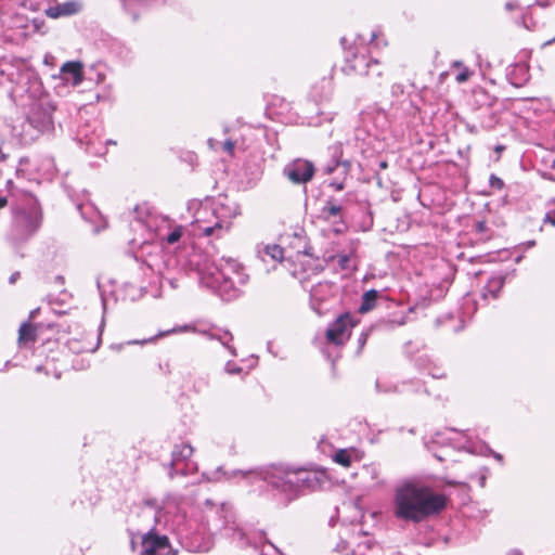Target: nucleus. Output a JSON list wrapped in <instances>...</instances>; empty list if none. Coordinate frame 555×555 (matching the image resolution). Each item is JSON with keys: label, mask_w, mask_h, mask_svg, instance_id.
<instances>
[{"label": "nucleus", "mask_w": 555, "mask_h": 555, "mask_svg": "<svg viewBox=\"0 0 555 555\" xmlns=\"http://www.w3.org/2000/svg\"><path fill=\"white\" fill-rule=\"evenodd\" d=\"M444 506V495L414 481H405L395 490L393 515L401 520L418 522L438 514Z\"/></svg>", "instance_id": "obj_1"}, {"label": "nucleus", "mask_w": 555, "mask_h": 555, "mask_svg": "<svg viewBox=\"0 0 555 555\" xmlns=\"http://www.w3.org/2000/svg\"><path fill=\"white\" fill-rule=\"evenodd\" d=\"M206 284L217 289L225 300L238 295V286H243L248 276L243 272L242 266L234 259L222 258L214 271L208 272Z\"/></svg>", "instance_id": "obj_2"}, {"label": "nucleus", "mask_w": 555, "mask_h": 555, "mask_svg": "<svg viewBox=\"0 0 555 555\" xmlns=\"http://www.w3.org/2000/svg\"><path fill=\"white\" fill-rule=\"evenodd\" d=\"M170 513L168 507L155 512V527L142 537V555H178L179 551L171 545L168 537L160 534L158 530V527L176 530L178 521L169 517Z\"/></svg>", "instance_id": "obj_3"}, {"label": "nucleus", "mask_w": 555, "mask_h": 555, "mask_svg": "<svg viewBox=\"0 0 555 555\" xmlns=\"http://www.w3.org/2000/svg\"><path fill=\"white\" fill-rule=\"evenodd\" d=\"M193 452V448L188 443H181L175 447L172 451L171 470L169 473L170 477H173L175 474L186 475L197 469L196 464L190 461Z\"/></svg>", "instance_id": "obj_4"}, {"label": "nucleus", "mask_w": 555, "mask_h": 555, "mask_svg": "<svg viewBox=\"0 0 555 555\" xmlns=\"http://www.w3.org/2000/svg\"><path fill=\"white\" fill-rule=\"evenodd\" d=\"M353 326L348 314L339 317L326 331L327 340L335 345L344 344L349 339Z\"/></svg>", "instance_id": "obj_5"}, {"label": "nucleus", "mask_w": 555, "mask_h": 555, "mask_svg": "<svg viewBox=\"0 0 555 555\" xmlns=\"http://www.w3.org/2000/svg\"><path fill=\"white\" fill-rule=\"evenodd\" d=\"M314 172L313 165L308 160L297 159L285 168L288 179L295 183L309 181Z\"/></svg>", "instance_id": "obj_6"}, {"label": "nucleus", "mask_w": 555, "mask_h": 555, "mask_svg": "<svg viewBox=\"0 0 555 555\" xmlns=\"http://www.w3.org/2000/svg\"><path fill=\"white\" fill-rule=\"evenodd\" d=\"M257 255L263 262H268L269 260L281 262L284 257V250L278 244L261 243L257 245Z\"/></svg>", "instance_id": "obj_7"}, {"label": "nucleus", "mask_w": 555, "mask_h": 555, "mask_svg": "<svg viewBox=\"0 0 555 555\" xmlns=\"http://www.w3.org/2000/svg\"><path fill=\"white\" fill-rule=\"evenodd\" d=\"M81 10V3L78 1H67L64 3L50 7L46 10V14L51 18H59L62 16H69L78 13Z\"/></svg>", "instance_id": "obj_8"}, {"label": "nucleus", "mask_w": 555, "mask_h": 555, "mask_svg": "<svg viewBox=\"0 0 555 555\" xmlns=\"http://www.w3.org/2000/svg\"><path fill=\"white\" fill-rule=\"evenodd\" d=\"M61 70L66 82L77 86L82 81V66L80 63L67 62Z\"/></svg>", "instance_id": "obj_9"}, {"label": "nucleus", "mask_w": 555, "mask_h": 555, "mask_svg": "<svg viewBox=\"0 0 555 555\" xmlns=\"http://www.w3.org/2000/svg\"><path fill=\"white\" fill-rule=\"evenodd\" d=\"M333 459L337 464L349 467L352 461L360 459V455L356 449H340L336 451Z\"/></svg>", "instance_id": "obj_10"}, {"label": "nucleus", "mask_w": 555, "mask_h": 555, "mask_svg": "<svg viewBox=\"0 0 555 555\" xmlns=\"http://www.w3.org/2000/svg\"><path fill=\"white\" fill-rule=\"evenodd\" d=\"M35 339L36 328L29 323L22 324L18 331V345L26 346L27 344L35 341Z\"/></svg>", "instance_id": "obj_11"}, {"label": "nucleus", "mask_w": 555, "mask_h": 555, "mask_svg": "<svg viewBox=\"0 0 555 555\" xmlns=\"http://www.w3.org/2000/svg\"><path fill=\"white\" fill-rule=\"evenodd\" d=\"M238 474H240V475H242V476H244V477H246V476H248V475H254V474H255V472H253V470H249V472H242V470H238V472H233V473H231V475H230V476H227V473H223V472H221V469H219V468H218V469H216V470H215L214 473H211V474L204 473V474H203V477H204L206 480H208V481H218V480H220L223 476H225V478L230 479V478H232V477H234V476H236V475H238Z\"/></svg>", "instance_id": "obj_12"}, {"label": "nucleus", "mask_w": 555, "mask_h": 555, "mask_svg": "<svg viewBox=\"0 0 555 555\" xmlns=\"http://www.w3.org/2000/svg\"><path fill=\"white\" fill-rule=\"evenodd\" d=\"M377 297L378 293L374 289L365 292L363 295L362 304L360 306V311L367 312L372 310L376 304Z\"/></svg>", "instance_id": "obj_13"}, {"label": "nucleus", "mask_w": 555, "mask_h": 555, "mask_svg": "<svg viewBox=\"0 0 555 555\" xmlns=\"http://www.w3.org/2000/svg\"><path fill=\"white\" fill-rule=\"evenodd\" d=\"M341 207L332 202H327L325 206L322 208V216L330 220L331 218L337 217L340 215Z\"/></svg>", "instance_id": "obj_14"}, {"label": "nucleus", "mask_w": 555, "mask_h": 555, "mask_svg": "<svg viewBox=\"0 0 555 555\" xmlns=\"http://www.w3.org/2000/svg\"><path fill=\"white\" fill-rule=\"evenodd\" d=\"M312 478H314V475L305 472L288 475L289 482H310Z\"/></svg>", "instance_id": "obj_15"}, {"label": "nucleus", "mask_w": 555, "mask_h": 555, "mask_svg": "<svg viewBox=\"0 0 555 555\" xmlns=\"http://www.w3.org/2000/svg\"><path fill=\"white\" fill-rule=\"evenodd\" d=\"M230 228V222L228 221H218L212 227H206L203 228V233L207 236L212 235L216 233L217 230L225 229L228 230Z\"/></svg>", "instance_id": "obj_16"}, {"label": "nucleus", "mask_w": 555, "mask_h": 555, "mask_svg": "<svg viewBox=\"0 0 555 555\" xmlns=\"http://www.w3.org/2000/svg\"><path fill=\"white\" fill-rule=\"evenodd\" d=\"M182 235V229L180 227L175 228L166 237L168 244H173L180 240Z\"/></svg>", "instance_id": "obj_17"}, {"label": "nucleus", "mask_w": 555, "mask_h": 555, "mask_svg": "<svg viewBox=\"0 0 555 555\" xmlns=\"http://www.w3.org/2000/svg\"><path fill=\"white\" fill-rule=\"evenodd\" d=\"M154 340H155V338L142 339V340H129L126 343V345H144L146 343H152ZM124 346H125V344H119V345L113 346V348L115 350L119 351L122 349Z\"/></svg>", "instance_id": "obj_18"}, {"label": "nucleus", "mask_w": 555, "mask_h": 555, "mask_svg": "<svg viewBox=\"0 0 555 555\" xmlns=\"http://www.w3.org/2000/svg\"><path fill=\"white\" fill-rule=\"evenodd\" d=\"M366 74L367 75H375V76H379L380 75L378 61H371L370 63H367V72H366Z\"/></svg>", "instance_id": "obj_19"}, {"label": "nucleus", "mask_w": 555, "mask_h": 555, "mask_svg": "<svg viewBox=\"0 0 555 555\" xmlns=\"http://www.w3.org/2000/svg\"><path fill=\"white\" fill-rule=\"evenodd\" d=\"M331 286L327 284V283H324V284H320L315 287H313V289L311 291V297L312 299H319L320 298V293L324 289H330Z\"/></svg>", "instance_id": "obj_20"}, {"label": "nucleus", "mask_w": 555, "mask_h": 555, "mask_svg": "<svg viewBox=\"0 0 555 555\" xmlns=\"http://www.w3.org/2000/svg\"><path fill=\"white\" fill-rule=\"evenodd\" d=\"M472 73L468 68L463 67L462 70L456 76V81L459 83L465 82L469 79Z\"/></svg>", "instance_id": "obj_21"}, {"label": "nucleus", "mask_w": 555, "mask_h": 555, "mask_svg": "<svg viewBox=\"0 0 555 555\" xmlns=\"http://www.w3.org/2000/svg\"><path fill=\"white\" fill-rule=\"evenodd\" d=\"M223 151H225L228 154L232 155L234 152V143L232 141H225L222 144Z\"/></svg>", "instance_id": "obj_22"}, {"label": "nucleus", "mask_w": 555, "mask_h": 555, "mask_svg": "<svg viewBox=\"0 0 555 555\" xmlns=\"http://www.w3.org/2000/svg\"><path fill=\"white\" fill-rule=\"evenodd\" d=\"M491 185L501 189L503 186V181L500 178L492 176L491 177Z\"/></svg>", "instance_id": "obj_23"}, {"label": "nucleus", "mask_w": 555, "mask_h": 555, "mask_svg": "<svg viewBox=\"0 0 555 555\" xmlns=\"http://www.w3.org/2000/svg\"><path fill=\"white\" fill-rule=\"evenodd\" d=\"M491 284H493L500 288L503 284V281H502V279H494L491 281Z\"/></svg>", "instance_id": "obj_24"}, {"label": "nucleus", "mask_w": 555, "mask_h": 555, "mask_svg": "<svg viewBox=\"0 0 555 555\" xmlns=\"http://www.w3.org/2000/svg\"><path fill=\"white\" fill-rule=\"evenodd\" d=\"M489 451L491 452V454L493 455V457L495 460H498L499 462H502L503 459H502V455L500 453H496V452L491 451V450H489Z\"/></svg>", "instance_id": "obj_25"}, {"label": "nucleus", "mask_w": 555, "mask_h": 555, "mask_svg": "<svg viewBox=\"0 0 555 555\" xmlns=\"http://www.w3.org/2000/svg\"><path fill=\"white\" fill-rule=\"evenodd\" d=\"M227 370H228V372H230V373L238 372V369L232 367L230 364H228V365H227Z\"/></svg>", "instance_id": "obj_26"}, {"label": "nucleus", "mask_w": 555, "mask_h": 555, "mask_svg": "<svg viewBox=\"0 0 555 555\" xmlns=\"http://www.w3.org/2000/svg\"><path fill=\"white\" fill-rule=\"evenodd\" d=\"M7 205V199L4 197H0V208Z\"/></svg>", "instance_id": "obj_27"}, {"label": "nucleus", "mask_w": 555, "mask_h": 555, "mask_svg": "<svg viewBox=\"0 0 555 555\" xmlns=\"http://www.w3.org/2000/svg\"><path fill=\"white\" fill-rule=\"evenodd\" d=\"M215 143H216V142H215L212 139H210V140L208 141V144H209V146H210L211 149H216V144H215Z\"/></svg>", "instance_id": "obj_28"}, {"label": "nucleus", "mask_w": 555, "mask_h": 555, "mask_svg": "<svg viewBox=\"0 0 555 555\" xmlns=\"http://www.w3.org/2000/svg\"><path fill=\"white\" fill-rule=\"evenodd\" d=\"M453 66L454 67H462V63L456 61V62L453 63Z\"/></svg>", "instance_id": "obj_29"}, {"label": "nucleus", "mask_w": 555, "mask_h": 555, "mask_svg": "<svg viewBox=\"0 0 555 555\" xmlns=\"http://www.w3.org/2000/svg\"><path fill=\"white\" fill-rule=\"evenodd\" d=\"M336 189H337V190H341V189H343V185H341V184H338Z\"/></svg>", "instance_id": "obj_30"}, {"label": "nucleus", "mask_w": 555, "mask_h": 555, "mask_svg": "<svg viewBox=\"0 0 555 555\" xmlns=\"http://www.w3.org/2000/svg\"><path fill=\"white\" fill-rule=\"evenodd\" d=\"M553 223L555 224V220L553 221Z\"/></svg>", "instance_id": "obj_31"}]
</instances>
